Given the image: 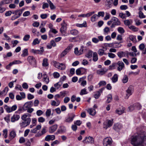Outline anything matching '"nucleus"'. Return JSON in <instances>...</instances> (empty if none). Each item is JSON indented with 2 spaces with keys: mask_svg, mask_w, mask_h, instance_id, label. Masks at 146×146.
I'll return each mask as SVG.
<instances>
[{
  "mask_svg": "<svg viewBox=\"0 0 146 146\" xmlns=\"http://www.w3.org/2000/svg\"><path fill=\"white\" fill-rule=\"evenodd\" d=\"M21 16V13H20L19 14V15L15 16L14 15L12 16L11 18V19L12 21H13L15 20V19H17L19 18L20 16Z\"/></svg>",
  "mask_w": 146,
  "mask_h": 146,
  "instance_id": "3c124183",
  "label": "nucleus"
},
{
  "mask_svg": "<svg viewBox=\"0 0 146 146\" xmlns=\"http://www.w3.org/2000/svg\"><path fill=\"white\" fill-rule=\"evenodd\" d=\"M118 31L120 33H124L125 31L122 27H119L118 28Z\"/></svg>",
  "mask_w": 146,
  "mask_h": 146,
  "instance_id": "13d9d810",
  "label": "nucleus"
},
{
  "mask_svg": "<svg viewBox=\"0 0 146 146\" xmlns=\"http://www.w3.org/2000/svg\"><path fill=\"white\" fill-rule=\"evenodd\" d=\"M139 48L142 51L143 54H146V47L145 48V45L143 43H142L139 45Z\"/></svg>",
  "mask_w": 146,
  "mask_h": 146,
  "instance_id": "f8f14e48",
  "label": "nucleus"
},
{
  "mask_svg": "<svg viewBox=\"0 0 146 146\" xmlns=\"http://www.w3.org/2000/svg\"><path fill=\"white\" fill-rule=\"evenodd\" d=\"M112 140L110 137H106L103 140V144L104 146H110L112 143Z\"/></svg>",
  "mask_w": 146,
  "mask_h": 146,
  "instance_id": "7ed1b4c3",
  "label": "nucleus"
},
{
  "mask_svg": "<svg viewBox=\"0 0 146 146\" xmlns=\"http://www.w3.org/2000/svg\"><path fill=\"white\" fill-rule=\"evenodd\" d=\"M33 106V102L32 101L27 102L25 103L23 107V109L24 111L32 107Z\"/></svg>",
  "mask_w": 146,
  "mask_h": 146,
  "instance_id": "0eeeda50",
  "label": "nucleus"
},
{
  "mask_svg": "<svg viewBox=\"0 0 146 146\" xmlns=\"http://www.w3.org/2000/svg\"><path fill=\"white\" fill-rule=\"evenodd\" d=\"M76 25L77 27H87L86 22L85 21L82 24H77Z\"/></svg>",
  "mask_w": 146,
  "mask_h": 146,
  "instance_id": "e433bc0d",
  "label": "nucleus"
},
{
  "mask_svg": "<svg viewBox=\"0 0 146 146\" xmlns=\"http://www.w3.org/2000/svg\"><path fill=\"white\" fill-rule=\"evenodd\" d=\"M134 106H135V108H137L138 110L140 109L141 108V105L139 103L134 104Z\"/></svg>",
  "mask_w": 146,
  "mask_h": 146,
  "instance_id": "e2e57ef3",
  "label": "nucleus"
},
{
  "mask_svg": "<svg viewBox=\"0 0 146 146\" xmlns=\"http://www.w3.org/2000/svg\"><path fill=\"white\" fill-rule=\"evenodd\" d=\"M74 114L72 113L68 115V117L66 118L64 120V122L67 123H70L72 121L74 118L75 117Z\"/></svg>",
  "mask_w": 146,
  "mask_h": 146,
  "instance_id": "423d86ee",
  "label": "nucleus"
},
{
  "mask_svg": "<svg viewBox=\"0 0 146 146\" xmlns=\"http://www.w3.org/2000/svg\"><path fill=\"white\" fill-rule=\"evenodd\" d=\"M49 7L48 4L47 3H43L42 5V8L43 9L46 8H48Z\"/></svg>",
  "mask_w": 146,
  "mask_h": 146,
  "instance_id": "69168bd1",
  "label": "nucleus"
},
{
  "mask_svg": "<svg viewBox=\"0 0 146 146\" xmlns=\"http://www.w3.org/2000/svg\"><path fill=\"white\" fill-rule=\"evenodd\" d=\"M117 55L119 58H121L125 56V53L123 51L119 52L117 53Z\"/></svg>",
  "mask_w": 146,
  "mask_h": 146,
  "instance_id": "c756f323",
  "label": "nucleus"
},
{
  "mask_svg": "<svg viewBox=\"0 0 146 146\" xmlns=\"http://www.w3.org/2000/svg\"><path fill=\"white\" fill-rule=\"evenodd\" d=\"M55 139L54 135H47L45 138V140L46 141H49L50 140H53Z\"/></svg>",
  "mask_w": 146,
  "mask_h": 146,
  "instance_id": "a211bd4d",
  "label": "nucleus"
},
{
  "mask_svg": "<svg viewBox=\"0 0 146 146\" xmlns=\"http://www.w3.org/2000/svg\"><path fill=\"white\" fill-rule=\"evenodd\" d=\"M45 119L42 117H40L38 118V121L39 122L43 123L45 121Z\"/></svg>",
  "mask_w": 146,
  "mask_h": 146,
  "instance_id": "338daca9",
  "label": "nucleus"
},
{
  "mask_svg": "<svg viewBox=\"0 0 146 146\" xmlns=\"http://www.w3.org/2000/svg\"><path fill=\"white\" fill-rule=\"evenodd\" d=\"M4 108L8 113H10L12 112L11 108L8 107L7 105H5Z\"/></svg>",
  "mask_w": 146,
  "mask_h": 146,
  "instance_id": "ea45409f",
  "label": "nucleus"
},
{
  "mask_svg": "<svg viewBox=\"0 0 146 146\" xmlns=\"http://www.w3.org/2000/svg\"><path fill=\"white\" fill-rule=\"evenodd\" d=\"M98 54L100 56H102L104 54V50L102 49H100L98 51Z\"/></svg>",
  "mask_w": 146,
  "mask_h": 146,
  "instance_id": "864d4df0",
  "label": "nucleus"
},
{
  "mask_svg": "<svg viewBox=\"0 0 146 146\" xmlns=\"http://www.w3.org/2000/svg\"><path fill=\"white\" fill-rule=\"evenodd\" d=\"M128 78L127 76L126 75H125L122 80V81L123 83H125L128 82Z\"/></svg>",
  "mask_w": 146,
  "mask_h": 146,
  "instance_id": "4c0bfd02",
  "label": "nucleus"
},
{
  "mask_svg": "<svg viewBox=\"0 0 146 146\" xmlns=\"http://www.w3.org/2000/svg\"><path fill=\"white\" fill-rule=\"evenodd\" d=\"M133 91L132 86H129L128 89L126 90L127 94H126V98L128 99L129 97L132 94Z\"/></svg>",
  "mask_w": 146,
  "mask_h": 146,
  "instance_id": "1a4fd4ad",
  "label": "nucleus"
},
{
  "mask_svg": "<svg viewBox=\"0 0 146 146\" xmlns=\"http://www.w3.org/2000/svg\"><path fill=\"white\" fill-rule=\"evenodd\" d=\"M10 136V139L11 140L12 139L14 138L16 136L15 132L14 130L11 131L9 134Z\"/></svg>",
  "mask_w": 146,
  "mask_h": 146,
  "instance_id": "412c9836",
  "label": "nucleus"
},
{
  "mask_svg": "<svg viewBox=\"0 0 146 146\" xmlns=\"http://www.w3.org/2000/svg\"><path fill=\"white\" fill-rule=\"evenodd\" d=\"M145 137L143 135L132 136L131 137V143L133 146H146L144 142Z\"/></svg>",
  "mask_w": 146,
  "mask_h": 146,
  "instance_id": "f257e3e1",
  "label": "nucleus"
},
{
  "mask_svg": "<svg viewBox=\"0 0 146 146\" xmlns=\"http://www.w3.org/2000/svg\"><path fill=\"white\" fill-rule=\"evenodd\" d=\"M47 1L49 4L51 10L54 9L56 8L55 6L50 0H47Z\"/></svg>",
  "mask_w": 146,
  "mask_h": 146,
  "instance_id": "393cba45",
  "label": "nucleus"
},
{
  "mask_svg": "<svg viewBox=\"0 0 146 146\" xmlns=\"http://www.w3.org/2000/svg\"><path fill=\"white\" fill-rule=\"evenodd\" d=\"M40 50H37L32 49L31 50V52L35 54H42L44 51V48L43 47H40Z\"/></svg>",
  "mask_w": 146,
  "mask_h": 146,
  "instance_id": "6e6552de",
  "label": "nucleus"
},
{
  "mask_svg": "<svg viewBox=\"0 0 146 146\" xmlns=\"http://www.w3.org/2000/svg\"><path fill=\"white\" fill-rule=\"evenodd\" d=\"M21 13V15L22 14V11L20 10H17L15 11H12V14H14V15L17 16L19 15V13Z\"/></svg>",
  "mask_w": 146,
  "mask_h": 146,
  "instance_id": "f704fd0d",
  "label": "nucleus"
},
{
  "mask_svg": "<svg viewBox=\"0 0 146 146\" xmlns=\"http://www.w3.org/2000/svg\"><path fill=\"white\" fill-rule=\"evenodd\" d=\"M112 23L111 26V28H114L115 26H119L121 25V22L117 18L115 17H112Z\"/></svg>",
  "mask_w": 146,
  "mask_h": 146,
  "instance_id": "20e7f679",
  "label": "nucleus"
},
{
  "mask_svg": "<svg viewBox=\"0 0 146 146\" xmlns=\"http://www.w3.org/2000/svg\"><path fill=\"white\" fill-rule=\"evenodd\" d=\"M98 59V54L96 52H94L93 54V60L96 62Z\"/></svg>",
  "mask_w": 146,
  "mask_h": 146,
  "instance_id": "bb28decb",
  "label": "nucleus"
},
{
  "mask_svg": "<svg viewBox=\"0 0 146 146\" xmlns=\"http://www.w3.org/2000/svg\"><path fill=\"white\" fill-rule=\"evenodd\" d=\"M88 112L90 115L92 116L94 115L96 113L95 110L92 108L89 109L88 110Z\"/></svg>",
  "mask_w": 146,
  "mask_h": 146,
  "instance_id": "aec40b11",
  "label": "nucleus"
},
{
  "mask_svg": "<svg viewBox=\"0 0 146 146\" xmlns=\"http://www.w3.org/2000/svg\"><path fill=\"white\" fill-rule=\"evenodd\" d=\"M60 103V101L56 102L54 100H52L51 102V105L52 106H58Z\"/></svg>",
  "mask_w": 146,
  "mask_h": 146,
  "instance_id": "c85d7f7f",
  "label": "nucleus"
},
{
  "mask_svg": "<svg viewBox=\"0 0 146 146\" xmlns=\"http://www.w3.org/2000/svg\"><path fill=\"white\" fill-rule=\"evenodd\" d=\"M113 119H112V120H108V124L106 126L104 127L106 129H107L108 127H111L113 123Z\"/></svg>",
  "mask_w": 146,
  "mask_h": 146,
  "instance_id": "b1692460",
  "label": "nucleus"
},
{
  "mask_svg": "<svg viewBox=\"0 0 146 146\" xmlns=\"http://www.w3.org/2000/svg\"><path fill=\"white\" fill-rule=\"evenodd\" d=\"M61 25L62 27L60 29V30L61 33H64L66 30V24L64 21H63V22L61 23Z\"/></svg>",
  "mask_w": 146,
  "mask_h": 146,
  "instance_id": "ddd939ff",
  "label": "nucleus"
},
{
  "mask_svg": "<svg viewBox=\"0 0 146 146\" xmlns=\"http://www.w3.org/2000/svg\"><path fill=\"white\" fill-rule=\"evenodd\" d=\"M27 60L30 64H32V63H35L36 60L35 58L32 56H29L27 59Z\"/></svg>",
  "mask_w": 146,
  "mask_h": 146,
  "instance_id": "dca6fc26",
  "label": "nucleus"
},
{
  "mask_svg": "<svg viewBox=\"0 0 146 146\" xmlns=\"http://www.w3.org/2000/svg\"><path fill=\"white\" fill-rule=\"evenodd\" d=\"M122 127L121 125L118 123L115 124L113 126V129L115 130L120 129Z\"/></svg>",
  "mask_w": 146,
  "mask_h": 146,
  "instance_id": "6ab92c4d",
  "label": "nucleus"
},
{
  "mask_svg": "<svg viewBox=\"0 0 146 146\" xmlns=\"http://www.w3.org/2000/svg\"><path fill=\"white\" fill-rule=\"evenodd\" d=\"M71 48L70 46H68L61 53L60 57L62 58L64 57L69 51Z\"/></svg>",
  "mask_w": 146,
  "mask_h": 146,
  "instance_id": "9b49d317",
  "label": "nucleus"
},
{
  "mask_svg": "<svg viewBox=\"0 0 146 146\" xmlns=\"http://www.w3.org/2000/svg\"><path fill=\"white\" fill-rule=\"evenodd\" d=\"M68 93V92L67 91H64L63 92H60V95L62 97L65 96V94H67Z\"/></svg>",
  "mask_w": 146,
  "mask_h": 146,
  "instance_id": "5fc2aeb1",
  "label": "nucleus"
},
{
  "mask_svg": "<svg viewBox=\"0 0 146 146\" xmlns=\"http://www.w3.org/2000/svg\"><path fill=\"white\" fill-rule=\"evenodd\" d=\"M57 125L55 124L50 127L49 129V132L50 133L54 132L57 128Z\"/></svg>",
  "mask_w": 146,
  "mask_h": 146,
  "instance_id": "4468645a",
  "label": "nucleus"
},
{
  "mask_svg": "<svg viewBox=\"0 0 146 146\" xmlns=\"http://www.w3.org/2000/svg\"><path fill=\"white\" fill-rule=\"evenodd\" d=\"M112 99V96L111 94H109L107 96V100H106V103H110Z\"/></svg>",
  "mask_w": 146,
  "mask_h": 146,
  "instance_id": "473e14b6",
  "label": "nucleus"
},
{
  "mask_svg": "<svg viewBox=\"0 0 146 146\" xmlns=\"http://www.w3.org/2000/svg\"><path fill=\"white\" fill-rule=\"evenodd\" d=\"M97 73L98 74L102 75L105 74V72L103 70L100 69L97 71Z\"/></svg>",
  "mask_w": 146,
  "mask_h": 146,
  "instance_id": "37998d69",
  "label": "nucleus"
},
{
  "mask_svg": "<svg viewBox=\"0 0 146 146\" xmlns=\"http://www.w3.org/2000/svg\"><path fill=\"white\" fill-rule=\"evenodd\" d=\"M40 42L38 40V38H36L35 39L32 43V44L33 45H35L36 44H39L40 43Z\"/></svg>",
  "mask_w": 146,
  "mask_h": 146,
  "instance_id": "8fccbe9b",
  "label": "nucleus"
},
{
  "mask_svg": "<svg viewBox=\"0 0 146 146\" xmlns=\"http://www.w3.org/2000/svg\"><path fill=\"white\" fill-rule=\"evenodd\" d=\"M87 92L86 91V89L84 88L83 89L81 90L80 92V94L81 95H82L84 94H87Z\"/></svg>",
  "mask_w": 146,
  "mask_h": 146,
  "instance_id": "603ef678",
  "label": "nucleus"
},
{
  "mask_svg": "<svg viewBox=\"0 0 146 146\" xmlns=\"http://www.w3.org/2000/svg\"><path fill=\"white\" fill-rule=\"evenodd\" d=\"M129 27L130 29H131L134 31H138L139 30L138 28L136 27L135 26L133 25H131Z\"/></svg>",
  "mask_w": 146,
  "mask_h": 146,
  "instance_id": "a18cd8bd",
  "label": "nucleus"
},
{
  "mask_svg": "<svg viewBox=\"0 0 146 146\" xmlns=\"http://www.w3.org/2000/svg\"><path fill=\"white\" fill-rule=\"evenodd\" d=\"M129 38L131 41L134 43H135L137 42L135 37L133 35H130L129 36Z\"/></svg>",
  "mask_w": 146,
  "mask_h": 146,
  "instance_id": "de8ad7c7",
  "label": "nucleus"
},
{
  "mask_svg": "<svg viewBox=\"0 0 146 146\" xmlns=\"http://www.w3.org/2000/svg\"><path fill=\"white\" fill-rule=\"evenodd\" d=\"M62 83L61 82H59L54 84V86L56 88L58 89L62 85Z\"/></svg>",
  "mask_w": 146,
  "mask_h": 146,
  "instance_id": "c03bdc74",
  "label": "nucleus"
},
{
  "mask_svg": "<svg viewBox=\"0 0 146 146\" xmlns=\"http://www.w3.org/2000/svg\"><path fill=\"white\" fill-rule=\"evenodd\" d=\"M74 53L75 54L77 55H81V52H80L79 50H78V48H75Z\"/></svg>",
  "mask_w": 146,
  "mask_h": 146,
  "instance_id": "09e8293b",
  "label": "nucleus"
},
{
  "mask_svg": "<svg viewBox=\"0 0 146 146\" xmlns=\"http://www.w3.org/2000/svg\"><path fill=\"white\" fill-rule=\"evenodd\" d=\"M103 88H101L100 90L96 92V94L94 95V97L96 99H98L101 95V93H102V91L103 90Z\"/></svg>",
  "mask_w": 146,
  "mask_h": 146,
  "instance_id": "f3484780",
  "label": "nucleus"
},
{
  "mask_svg": "<svg viewBox=\"0 0 146 146\" xmlns=\"http://www.w3.org/2000/svg\"><path fill=\"white\" fill-rule=\"evenodd\" d=\"M84 70L85 72L86 71V69L84 68H80L76 70V73L78 75H80L81 74L82 70Z\"/></svg>",
  "mask_w": 146,
  "mask_h": 146,
  "instance_id": "5701e85b",
  "label": "nucleus"
},
{
  "mask_svg": "<svg viewBox=\"0 0 146 146\" xmlns=\"http://www.w3.org/2000/svg\"><path fill=\"white\" fill-rule=\"evenodd\" d=\"M70 33L73 35H76L78 34V31L76 29H73L70 31Z\"/></svg>",
  "mask_w": 146,
  "mask_h": 146,
  "instance_id": "58836bf2",
  "label": "nucleus"
},
{
  "mask_svg": "<svg viewBox=\"0 0 146 146\" xmlns=\"http://www.w3.org/2000/svg\"><path fill=\"white\" fill-rule=\"evenodd\" d=\"M86 50V48L84 46H82L80 48L79 50L80 52H81V54L83 53L85 50Z\"/></svg>",
  "mask_w": 146,
  "mask_h": 146,
  "instance_id": "6e6d98bb",
  "label": "nucleus"
},
{
  "mask_svg": "<svg viewBox=\"0 0 146 146\" xmlns=\"http://www.w3.org/2000/svg\"><path fill=\"white\" fill-rule=\"evenodd\" d=\"M20 118V116L19 115L14 114L11 118V121L12 122H14L15 121L18 120Z\"/></svg>",
  "mask_w": 146,
  "mask_h": 146,
  "instance_id": "2eb2a0df",
  "label": "nucleus"
},
{
  "mask_svg": "<svg viewBox=\"0 0 146 146\" xmlns=\"http://www.w3.org/2000/svg\"><path fill=\"white\" fill-rule=\"evenodd\" d=\"M83 142L84 143L86 144H93L94 143V139L92 137H86L85 139L83 141Z\"/></svg>",
  "mask_w": 146,
  "mask_h": 146,
  "instance_id": "39448f33",
  "label": "nucleus"
},
{
  "mask_svg": "<svg viewBox=\"0 0 146 146\" xmlns=\"http://www.w3.org/2000/svg\"><path fill=\"white\" fill-rule=\"evenodd\" d=\"M22 120L23 121L19 123L20 125L21 128H24L29 125L31 121V119L29 117L27 118L26 119Z\"/></svg>",
  "mask_w": 146,
  "mask_h": 146,
  "instance_id": "f03ea898",
  "label": "nucleus"
},
{
  "mask_svg": "<svg viewBox=\"0 0 146 146\" xmlns=\"http://www.w3.org/2000/svg\"><path fill=\"white\" fill-rule=\"evenodd\" d=\"M118 76L117 74H115L111 78L112 82L115 83L118 80Z\"/></svg>",
  "mask_w": 146,
  "mask_h": 146,
  "instance_id": "7c9ffc66",
  "label": "nucleus"
},
{
  "mask_svg": "<svg viewBox=\"0 0 146 146\" xmlns=\"http://www.w3.org/2000/svg\"><path fill=\"white\" fill-rule=\"evenodd\" d=\"M110 31V29L108 27H106L104 29V34L106 35H108Z\"/></svg>",
  "mask_w": 146,
  "mask_h": 146,
  "instance_id": "49530a36",
  "label": "nucleus"
},
{
  "mask_svg": "<svg viewBox=\"0 0 146 146\" xmlns=\"http://www.w3.org/2000/svg\"><path fill=\"white\" fill-rule=\"evenodd\" d=\"M48 59L46 58H44L43 60V62L42 63V66H46L48 65V63L47 62Z\"/></svg>",
  "mask_w": 146,
  "mask_h": 146,
  "instance_id": "a19ab883",
  "label": "nucleus"
},
{
  "mask_svg": "<svg viewBox=\"0 0 146 146\" xmlns=\"http://www.w3.org/2000/svg\"><path fill=\"white\" fill-rule=\"evenodd\" d=\"M98 16L97 15H94L91 17V20L92 22H94L98 19Z\"/></svg>",
  "mask_w": 146,
  "mask_h": 146,
  "instance_id": "2f4dec72",
  "label": "nucleus"
},
{
  "mask_svg": "<svg viewBox=\"0 0 146 146\" xmlns=\"http://www.w3.org/2000/svg\"><path fill=\"white\" fill-rule=\"evenodd\" d=\"M53 65L57 68H58L59 66V65H60V63L56 61H53Z\"/></svg>",
  "mask_w": 146,
  "mask_h": 146,
  "instance_id": "680f3d73",
  "label": "nucleus"
},
{
  "mask_svg": "<svg viewBox=\"0 0 146 146\" xmlns=\"http://www.w3.org/2000/svg\"><path fill=\"white\" fill-rule=\"evenodd\" d=\"M28 51L27 49H25L23 51V53L21 56L22 57H25V56H28Z\"/></svg>",
  "mask_w": 146,
  "mask_h": 146,
  "instance_id": "cd10ccee",
  "label": "nucleus"
},
{
  "mask_svg": "<svg viewBox=\"0 0 146 146\" xmlns=\"http://www.w3.org/2000/svg\"><path fill=\"white\" fill-rule=\"evenodd\" d=\"M80 36H77L76 37L70 38L69 39V41L70 42L78 41H79L78 39H80Z\"/></svg>",
  "mask_w": 146,
  "mask_h": 146,
  "instance_id": "4be33fe9",
  "label": "nucleus"
},
{
  "mask_svg": "<svg viewBox=\"0 0 146 146\" xmlns=\"http://www.w3.org/2000/svg\"><path fill=\"white\" fill-rule=\"evenodd\" d=\"M119 16L122 19H125L126 18V16L125 14L122 13H120L119 14Z\"/></svg>",
  "mask_w": 146,
  "mask_h": 146,
  "instance_id": "774afa93",
  "label": "nucleus"
},
{
  "mask_svg": "<svg viewBox=\"0 0 146 146\" xmlns=\"http://www.w3.org/2000/svg\"><path fill=\"white\" fill-rule=\"evenodd\" d=\"M30 38V36L29 35H27L25 36L23 40L25 41H27Z\"/></svg>",
  "mask_w": 146,
  "mask_h": 146,
  "instance_id": "bf43d9fd",
  "label": "nucleus"
},
{
  "mask_svg": "<svg viewBox=\"0 0 146 146\" xmlns=\"http://www.w3.org/2000/svg\"><path fill=\"white\" fill-rule=\"evenodd\" d=\"M117 66V63H113L112 64L109 66V69L112 70L115 68V67Z\"/></svg>",
  "mask_w": 146,
  "mask_h": 146,
  "instance_id": "79ce46f5",
  "label": "nucleus"
},
{
  "mask_svg": "<svg viewBox=\"0 0 146 146\" xmlns=\"http://www.w3.org/2000/svg\"><path fill=\"white\" fill-rule=\"evenodd\" d=\"M117 66H118L117 70L119 71H121L124 67V64L122 61H119L117 63Z\"/></svg>",
  "mask_w": 146,
  "mask_h": 146,
  "instance_id": "9d476101",
  "label": "nucleus"
},
{
  "mask_svg": "<svg viewBox=\"0 0 146 146\" xmlns=\"http://www.w3.org/2000/svg\"><path fill=\"white\" fill-rule=\"evenodd\" d=\"M92 51L91 50H89L88 52L86 54L85 56L88 58H90L92 56Z\"/></svg>",
  "mask_w": 146,
  "mask_h": 146,
  "instance_id": "72a5a7b5",
  "label": "nucleus"
},
{
  "mask_svg": "<svg viewBox=\"0 0 146 146\" xmlns=\"http://www.w3.org/2000/svg\"><path fill=\"white\" fill-rule=\"evenodd\" d=\"M139 17L140 18H145V16L144 15L142 11H139Z\"/></svg>",
  "mask_w": 146,
  "mask_h": 146,
  "instance_id": "4d7b16f0",
  "label": "nucleus"
},
{
  "mask_svg": "<svg viewBox=\"0 0 146 146\" xmlns=\"http://www.w3.org/2000/svg\"><path fill=\"white\" fill-rule=\"evenodd\" d=\"M60 76L59 73L57 72H54L53 73V76L55 78H58Z\"/></svg>",
  "mask_w": 146,
  "mask_h": 146,
  "instance_id": "0e129e2a",
  "label": "nucleus"
},
{
  "mask_svg": "<svg viewBox=\"0 0 146 146\" xmlns=\"http://www.w3.org/2000/svg\"><path fill=\"white\" fill-rule=\"evenodd\" d=\"M132 22V20H126L124 21V24L128 26L129 27V26L131 24Z\"/></svg>",
  "mask_w": 146,
  "mask_h": 146,
  "instance_id": "a878e982",
  "label": "nucleus"
},
{
  "mask_svg": "<svg viewBox=\"0 0 146 146\" xmlns=\"http://www.w3.org/2000/svg\"><path fill=\"white\" fill-rule=\"evenodd\" d=\"M66 68V66L64 64L62 63H60V65L57 68L61 70H64Z\"/></svg>",
  "mask_w": 146,
  "mask_h": 146,
  "instance_id": "c9c22d12",
  "label": "nucleus"
},
{
  "mask_svg": "<svg viewBox=\"0 0 146 146\" xmlns=\"http://www.w3.org/2000/svg\"><path fill=\"white\" fill-rule=\"evenodd\" d=\"M51 111L50 109H48L47 110L46 112V116L48 117L51 114Z\"/></svg>",
  "mask_w": 146,
  "mask_h": 146,
  "instance_id": "052dcab7",
  "label": "nucleus"
}]
</instances>
